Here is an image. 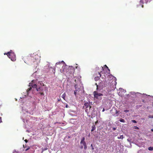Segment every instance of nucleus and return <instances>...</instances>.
<instances>
[{"instance_id":"obj_2","label":"nucleus","mask_w":153,"mask_h":153,"mask_svg":"<svg viewBox=\"0 0 153 153\" xmlns=\"http://www.w3.org/2000/svg\"><path fill=\"white\" fill-rule=\"evenodd\" d=\"M32 83H29V86L30 88L27 89V94H28V93L29 91H30V90L32 89V87L34 88H36V90L37 91H39L40 92H39V94H40L41 95H44V94L43 92H41V91H42V88H41L40 87H39V86H37V85L35 84H34L33 83V80L32 81Z\"/></svg>"},{"instance_id":"obj_38","label":"nucleus","mask_w":153,"mask_h":153,"mask_svg":"<svg viewBox=\"0 0 153 153\" xmlns=\"http://www.w3.org/2000/svg\"><path fill=\"white\" fill-rule=\"evenodd\" d=\"M83 148V146H82L81 147V148Z\"/></svg>"},{"instance_id":"obj_43","label":"nucleus","mask_w":153,"mask_h":153,"mask_svg":"<svg viewBox=\"0 0 153 153\" xmlns=\"http://www.w3.org/2000/svg\"><path fill=\"white\" fill-rule=\"evenodd\" d=\"M113 111V110H112L111 111Z\"/></svg>"},{"instance_id":"obj_42","label":"nucleus","mask_w":153,"mask_h":153,"mask_svg":"<svg viewBox=\"0 0 153 153\" xmlns=\"http://www.w3.org/2000/svg\"><path fill=\"white\" fill-rule=\"evenodd\" d=\"M75 82H76V79H75Z\"/></svg>"},{"instance_id":"obj_41","label":"nucleus","mask_w":153,"mask_h":153,"mask_svg":"<svg viewBox=\"0 0 153 153\" xmlns=\"http://www.w3.org/2000/svg\"><path fill=\"white\" fill-rule=\"evenodd\" d=\"M92 149H94V148L92 147Z\"/></svg>"},{"instance_id":"obj_14","label":"nucleus","mask_w":153,"mask_h":153,"mask_svg":"<svg viewBox=\"0 0 153 153\" xmlns=\"http://www.w3.org/2000/svg\"><path fill=\"white\" fill-rule=\"evenodd\" d=\"M117 138L118 139H123V135H120V137H118Z\"/></svg>"},{"instance_id":"obj_18","label":"nucleus","mask_w":153,"mask_h":153,"mask_svg":"<svg viewBox=\"0 0 153 153\" xmlns=\"http://www.w3.org/2000/svg\"><path fill=\"white\" fill-rule=\"evenodd\" d=\"M114 110L115 111V112L116 114H117L118 113V111L117 110H116L115 109H114Z\"/></svg>"},{"instance_id":"obj_27","label":"nucleus","mask_w":153,"mask_h":153,"mask_svg":"<svg viewBox=\"0 0 153 153\" xmlns=\"http://www.w3.org/2000/svg\"><path fill=\"white\" fill-rule=\"evenodd\" d=\"M1 117H0V123H1Z\"/></svg>"},{"instance_id":"obj_21","label":"nucleus","mask_w":153,"mask_h":153,"mask_svg":"<svg viewBox=\"0 0 153 153\" xmlns=\"http://www.w3.org/2000/svg\"><path fill=\"white\" fill-rule=\"evenodd\" d=\"M132 121L134 123H137L136 121L134 120H132Z\"/></svg>"},{"instance_id":"obj_6","label":"nucleus","mask_w":153,"mask_h":153,"mask_svg":"<svg viewBox=\"0 0 153 153\" xmlns=\"http://www.w3.org/2000/svg\"><path fill=\"white\" fill-rule=\"evenodd\" d=\"M75 90L74 91V95L76 96V92L77 91H79L80 89L78 87V85L77 84H76L75 85Z\"/></svg>"},{"instance_id":"obj_15","label":"nucleus","mask_w":153,"mask_h":153,"mask_svg":"<svg viewBox=\"0 0 153 153\" xmlns=\"http://www.w3.org/2000/svg\"><path fill=\"white\" fill-rule=\"evenodd\" d=\"M59 65V68H60L61 67H62V65H60V64H59V63H56V67H57V65Z\"/></svg>"},{"instance_id":"obj_5","label":"nucleus","mask_w":153,"mask_h":153,"mask_svg":"<svg viewBox=\"0 0 153 153\" xmlns=\"http://www.w3.org/2000/svg\"><path fill=\"white\" fill-rule=\"evenodd\" d=\"M94 98L99 100L102 99V96L103 94H102L99 93L97 91H94L93 93Z\"/></svg>"},{"instance_id":"obj_19","label":"nucleus","mask_w":153,"mask_h":153,"mask_svg":"<svg viewBox=\"0 0 153 153\" xmlns=\"http://www.w3.org/2000/svg\"><path fill=\"white\" fill-rule=\"evenodd\" d=\"M134 128L135 129H139V128L137 126H134Z\"/></svg>"},{"instance_id":"obj_4","label":"nucleus","mask_w":153,"mask_h":153,"mask_svg":"<svg viewBox=\"0 0 153 153\" xmlns=\"http://www.w3.org/2000/svg\"><path fill=\"white\" fill-rule=\"evenodd\" d=\"M91 107L90 105V104L88 102H85L84 105L83 106V109L85 110V112L87 114L89 113Z\"/></svg>"},{"instance_id":"obj_36","label":"nucleus","mask_w":153,"mask_h":153,"mask_svg":"<svg viewBox=\"0 0 153 153\" xmlns=\"http://www.w3.org/2000/svg\"><path fill=\"white\" fill-rule=\"evenodd\" d=\"M108 69V70L109 71H110V70H109V68H108V69Z\"/></svg>"},{"instance_id":"obj_12","label":"nucleus","mask_w":153,"mask_h":153,"mask_svg":"<svg viewBox=\"0 0 153 153\" xmlns=\"http://www.w3.org/2000/svg\"><path fill=\"white\" fill-rule=\"evenodd\" d=\"M82 144H83V146H84V148L85 149V150L87 148L86 143H82Z\"/></svg>"},{"instance_id":"obj_30","label":"nucleus","mask_w":153,"mask_h":153,"mask_svg":"<svg viewBox=\"0 0 153 153\" xmlns=\"http://www.w3.org/2000/svg\"><path fill=\"white\" fill-rule=\"evenodd\" d=\"M105 111V109H104V108H103V110H102V111L103 112V111Z\"/></svg>"},{"instance_id":"obj_13","label":"nucleus","mask_w":153,"mask_h":153,"mask_svg":"<svg viewBox=\"0 0 153 153\" xmlns=\"http://www.w3.org/2000/svg\"><path fill=\"white\" fill-rule=\"evenodd\" d=\"M148 150L149 151L153 150V147H149L148 148Z\"/></svg>"},{"instance_id":"obj_44","label":"nucleus","mask_w":153,"mask_h":153,"mask_svg":"<svg viewBox=\"0 0 153 153\" xmlns=\"http://www.w3.org/2000/svg\"><path fill=\"white\" fill-rule=\"evenodd\" d=\"M141 0H141L140 1H141Z\"/></svg>"},{"instance_id":"obj_24","label":"nucleus","mask_w":153,"mask_h":153,"mask_svg":"<svg viewBox=\"0 0 153 153\" xmlns=\"http://www.w3.org/2000/svg\"><path fill=\"white\" fill-rule=\"evenodd\" d=\"M116 128H113V130H114H114H116Z\"/></svg>"},{"instance_id":"obj_16","label":"nucleus","mask_w":153,"mask_h":153,"mask_svg":"<svg viewBox=\"0 0 153 153\" xmlns=\"http://www.w3.org/2000/svg\"><path fill=\"white\" fill-rule=\"evenodd\" d=\"M119 121L123 123H125V121L124 120L122 119V118H121L120 120Z\"/></svg>"},{"instance_id":"obj_20","label":"nucleus","mask_w":153,"mask_h":153,"mask_svg":"<svg viewBox=\"0 0 153 153\" xmlns=\"http://www.w3.org/2000/svg\"><path fill=\"white\" fill-rule=\"evenodd\" d=\"M30 149V147H29V146H28L27 148V149H25V151H27V150H28L29 149Z\"/></svg>"},{"instance_id":"obj_23","label":"nucleus","mask_w":153,"mask_h":153,"mask_svg":"<svg viewBox=\"0 0 153 153\" xmlns=\"http://www.w3.org/2000/svg\"><path fill=\"white\" fill-rule=\"evenodd\" d=\"M25 141L26 143H27L28 142V140H27V139H25Z\"/></svg>"},{"instance_id":"obj_17","label":"nucleus","mask_w":153,"mask_h":153,"mask_svg":"<svg viewBox=\"0 0 153 153\" xmlns=\"http://www.w3.org/2000/svg\"><path fill=\"white\" fill-rule=\"evenodd\" d=\"M148 117L149 118H153V115H149Z\"/></svg>"},{"instance_id":"obj_9","label":"nucleus","mask_w":153,"mask_h":153,"mask_svg":"<svg viewBox=\"0 0 153 153\" xmlns=\"http://www.w3.org/2000/svg\"><path fill=\"white\" fill-rule=\"evenodd\" d=\"M96 129V127L95 125H93L91 126V131H93Z\"/></svg>"},{"instance_id":"obj_37","label":"nucleus","mask_w":153,"mask_h":153,"mask_svg":"<svg viewBox=\"0 0 153 153\" xmlns=\"http://www.w3.org/2000/svg\"><path fill=\"white\" fill-rule=\"evenodd\" d=\"M101 67L102 68V70H103V68L102 67Z\"/></svg>"},{"instance_id":"obj_35","label":"nucleus","mask_w":153,"mask_h":153,"mask_svg":"<svg viewBox=\"0 0 153 153\" xmlns=\"http://www.w3.org/2000/svg\"><path fill=\"white\" fill-rule=\"evenodd\" d=\"M108 69V70L109 71H110V70H109V68H108V69Z\"/></svg>"},{"instance_id":"obj_31","label":"nucleus","mask_w":153,"mask_h":153,"mask_svg":"<svg viewBox=\"0 0 153 153\" xmlns=\"http://www.w3.org/2000/svg\"><path fill=\"white\" fill-rule=\"evenodd\" d=\"M23 147H24V148H26V146H25L24 145H23Z\"/></svg>"},{"instance_id":"obj_32","label":"nucleus","mask_w":153,"mask_h":153,"mask_svg":"<svg viewBox=\"0 0 153 153\" xmlns=\"http://www.w3.org/2000/svg\"><path fill=\"white\" fill-rule=\"evenodd\" d=\"M66 108H68V105H66Z\"/></svg>"},{"instance_id":"obj_34","label":"nucleus","mask_w":153,"mask_h":153,"mask_svg":"<svg viewBox=\"0 0 153 153\" xmlns=\"http://www.w3.org/2000/svg\"><path fill=\"white\" fill-rule=\"evenodd\" d=\"M60 71L61 72H62L61 71V70L60 69Z\"/></svg>"},{"instance_id":"obj_39","label":"nucleus","mask_w":153,"mask_h":153,"mask_svg":"<svg viewBox=\"0 0 153 153\" xmlns=\"http://www.w3.org/2000/svg\"><path fill=\"white\" fill-rule=\"evenodd\" d=\"M142 7H143V5H142Z\"/></svg>"},{"instance_id":"obj_33","label":"nucleus","mask_w":153,"mask_h":153,"mask_svg":"<svg viewBox=\"0 0 153 153\" xmlns=\"http://www.w3.org/2000/svg\"><path fill=\"white\" fill-rule=\"evenodd\" d=\"M151 131H153V129H151Z\"/></svg>"},{"instance_id":"obj_40","label":"nucleus","mask_w":153,"mask_h":153,"mask_svg":"<svg viewBox=\"0 0 153 153\" xmlns=\"http://www.w3.org/2000/svg\"><path fill=\"white\" fill-rule=\"evenodd\" d=\"M91 146H92V144H91Z\"/></svg>"},{"instance_id":"obj_11","label":"nucleus","mask_w":153,"mask_h":153,"mask_svg":"<svg viewBox=\"0 0 153 153\" xmlns=\"http://www.w3.org/2000/svg\"><path fill=\"white\" fill-rule=\"evenodd\" d=\"M66 96V94L65 93H64L62 95V97L65 100V98Z\"/></svg>"},{"instance_id":"obj_7","label":"nucleus","mask_w":153,"mask_h":153,"mask_svg":"<svg viewBox=\"0 0 153 153\" xmlns=\"http://www.w3.org/2000/svg\"><path fill=\"white\" fill-rule=\"evenodd\" d=\"M98 75H99V76H96L94 78L95 80L96 81H97L98 80H99L100 79V78L101 76V75L100 73V72H98Z\"/></svg>"},{"instance_id":"obj_26","label":"nucleus","mask_w":153,"mask_h":153,"mask_svg":"<svg viewBox=\"0 0 153 153\" xmlns=\"http://www.w3.org/2000/svg\"><path fill=\"white\" fill-rule=\"evenodd\" d=\"M124 111L125 112H128V110H126Z\"/></svg>"},{"instance_id":"obj_8","label":"nucleus","mask_w":153,"mask_h":153,"mask_svg":"<svg viewBox=\"0 0 153 153\" xmlns=\"http://www.w3.org/2000/svg\"><path fill=\"white\" fill-rule=\"evenodd\" d=\"M85 139V138L84 137H83L82 138L81 140V142H80L81 144H82V143H85V142L84 141Z\"/></svg>"},{"instance_id":"obj_10","label":"nucleus","mask_w":153,"mask_h":153,"mask_svg":"<svg viewBox=\"0 0 153 153\" xmlns=\"http://www.w3.org/2000/svg\"><path fill=\"white\" fill-rule=\"evenodd\" d=\"M101 77L102 79H105V78H106V74H105L103 75H102L101 76Z\"/></svg>"},{"instance_id":"obj_29","label":"nucleus","mask_w":153,"mask_h":153,"mask_svg":"<svg viewBox=\"0 0 153 153\" xmlns=\"http://www.w3.org/2000/svg\"><path fill=\"white\" fill-rule=\"evenodd\" d=\"M97 122H98V121L97 120L96 122H95V123L96 124H97Z\"/></svg>"},{"instance_id":"obj_3","label":"nucleus","mask_w":153,"mask_h":153,"mask_svg":"<svg viewBox=\"0 0 153 153\" xmlns=\"http://www.w3.org/2000/svg\"><path fill=\"white\" fill-rule=\"evenodd\" d=\"M4 54H6L8 57L12 61H14L16 60V55L11 50H10V51L7 52L6 53H4Z\"/></svg>"},{"instance_id":"obj_25","label":"nucleus","mask_w":153,"mask_h":153,"mask_svg":"<svg viewBox=\"0 0 153 153\" xmlns=\"http://www.w3.org/2000/svg\"><path fill=\"white\" fill-rule=\"evenodd\" d=\"M55 70L54 69L53 71V72L54 73V74H55Z\"/></svg>"},{"instance_id":"obj_28","label":"nucleus","mask_w":153,"mask_h":153,"mask_svg":"<svg viewBox=\"0 0 153 153\" xmlns=\"http://www.w3.org/2000/svg\"><path fill=\"white\" fill-rule=\"evenodd\" d=\"M142 102H145V100H142Z\"/></svg>"},{"instance_id":"obj_22","label":"nucleus","mask_w":153,"mask_h":153,"mask_svg":"<svg viewBox=\"0 0 153 153\" xmlns=\"http://www.w3.org/2000/svg\"><path fill=\"white\" fill-rule=\"evenodd\" d=\"M104 67H106L107 69H108V68L107 66L106 65H105L104 66Z\"/></svg>"},{"instance_id":"obj_1","label":"nucleus","mask_w":153,"mask_h":153,"mask_svg":"<svg viewBox=\"0 0 153 153\" xmlns=\"http://www.w3.org/2000/svg\"><path fill=\"white\" fill-rule=\"evenodd\" d=\"M38 57L37 55L34 56L33 55H32V56L29 55L25 56L24 58V60L25 62L28 64L31 65L34 63V64L37 65L39 61V59L37 58Z\"/></svg>"}]
</instances>
